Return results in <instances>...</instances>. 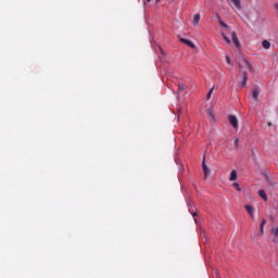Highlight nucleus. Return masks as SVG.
<instances>
[{
  "mask_svg": "<svg viewBox=\"0 0 278 278\" xmlns=\"http://www.w3.org/2000/svg\"><path fill=\"white\" fill-rule=\"evenodd\" d=\"M270 233H271V236L274 237V238H273V242H274L275 244H278V226L273 227V228L270 229Z\"/></svg>",
  "mask_w": 278,
  "mask_h": 278,
  "instance_id": "obj_1",
  "label": "nucleus"
},
{
  "mask_svg": "<svg viewBox=\"0 0 278 278\" xmlns=\"http://www.w3.org/2000/svg\"><path fill=\"white\" fill-rule=\"evenodd\" d=\"M228 121L235 129H238V117H236L235 115H229Z\"/></svg>",
  "mask_w": 278,
  "mask_h": 278,
  "instance_id": "obj_2",
  "label": "nucleus"
},
{
  "mask_svg": "<svg viewBox=\"0 0 278 278\" xmlns=\"http://www.w3.org/2000/svg\"><path fill=\"white\" fill-rule=\"evenodd\" d=\"M202 168H203L205 179H207L210 175V167H207V164H205V156L203 157V161H202Z\"/></svg>",
  "mask_w": 278,
  "mask_h": 278,
  "instance_id": "obj_3",
  "label": "nucleus"
},
{
  "mask_svg": "<svg viewBox=\"0 0 278 278\" xmlns=\"http://www.w3.org/2000/svg\"><path fill=\"white\" fill-rule=\"evenodd\" d=\"M231 38L237 49H240V40H238V35L236 34V31L231 33Z\"/></svg>",
  "mask_w": 278,
  "mask_h": 278,
  "instance_id": "obj_4",
  "label": "nucleus"
},
{
  "mask_svg": "<svg viewBox=\"0 0 278 278\" xmlns=\"http://www.w3.org/2000/svg\"><path fill=\"white\" fill-rule=\"evenodd\" d=\"M247 81H249V77L247 76V72H242V83L240 85V88H244V86H247Z\"/></svg>",
  "mask_w": 278,
  "mask_h": 278,
  "instance_id": "obj_5",
  "label": "nucleus"
},
{
  "mask_svg": "<svg viewBox=\"0 0 278 278\" xmlns=\"http://www.w3.org/2000/svg\"><path fill=\"white\" fill-rule=\"evenodd\" d=\"M244 208L247 210V212L251 216V218H253V216L255 214V208H253V206H251V205H245Z\"/></svg>",
  "mask_w": 278,
  "mask_h": 278,
  "instance_id": "obj_6",
  "label": "nucleus"
},
{
  "mask_svg": "<svg viewBox=\"0 0 278 278\" xmlns=\"http://www.w3.org/2000/svg\"><path fill=\"white\" fill-rule=\"evenodd\" d=\"M180 42H184V45H187L188 47H191V49H194V43L186 38H180Z\"/></svg>",
  "mask_w": 278,
  "mask_h": 278,
  "instance_id": "obj_7",
  "label": "nucleus"
},
{
  "mask_svg": "<svg viewBox=\"0 0 278 278\" xmlns=\"http://www.w3.org/2000/svg\"><path fill=\"white\" fill-rule=\"evenodd\" d=\"M200 21H201V14L198 13V14H195L193 16V25H194V27L199 26Z\"/></svg>",
  "mask_w": 278,
  "mask_h": 278,
  "instance_id": "obj_8",
  "label": "nucleus"
},
{
  "mask_svg": "<svg viewBox=\"0 0 278 278\" xmlns=\"http://www.w3.org/2000/svg\"><path fill=\"white\" fill-rule=\"evenodd\" d=\"M258 197H261V199H263V201H268V195H266V191H264V190L258 191Z\"/></svg>",
  "mask_w": 278,
  "mask_h": 278,
  "instance_id": "obj_9",
  "label": "nucleus"
},
{
  "mask_svg": "<svg viewBox=\"0 0 278 278\" xmlns=\"http://www.w3.org/2000/svg\"><path fill=\"white\" fill-rule=\"evenodd\" d=\"M258 97H260L258 89H253L252 90V99H254V101H257Z\"/></svg>",
  "mask_w": 278,
  "mask_h": 278,
  "instance_id": "obj_10",
  "label": "nucleus"
},
{
  "mask_svg": "<svg viewBox=\"0 0 278 278\" xmlns=\"http://www.w3.org/2000/svg\"><path fill=\"white\" fill-rule=\"evenodd\" d=\"M230 181H236L238 179V173H236V169H232L230 173Z\"/></svg>",
  "mask_w": 278,
  "mask_h": 278,
  "instance_id": "obj_11",
  "label": "nucleus"
},
{
  "mask_svg": "<svg viewBox=\"0 0 278 278\" xmlns=\"http://www.w3.org/2000/svg\"><path fill=\"white\" fill-rule=\"evenodd\" d=\"M262 47H263V49H270V41H268V40H263Z\"/></svg>",
  "mask_w": 278,
  "mask_h": 278,
  "instance_id": "obj_12",
  "label": "nucleus"
},
{
  "mask_svg": "<svg viewBox=\"0 0 278 278\" xmlns=\"http://www.w3.org/2000/svg\"><path fill=\"white\" fill-rule=\"evenodd\" d=\"M235 8H237L238 10H240V0H231Z\"/></svg>",
  "mask_w": 278,
  "mask_h": 278,
  "instance_id": "obj_13",
  "label": "nucleus"
},
{
  "mask_svg": "<svg viewBox=\"0 0 278 278\" xmlns=\"http://www.w3.org/2000/svg\"><path fill=\"white\" fill-rule=\"evenodd\" d=\"M232 186L236 188L237 192H241L240 185L238 182H233Z\"/></svg>",
  "mask_w": 278,
  "mask_h": 278,
  "instance_id": "obj_14",
  "label": "nucleus"
},
{
  "mask_svg": "<svg viewBox=\"0 0 278 278\" xmlns=\"http://www.w3.org/2000/svg\"><path fill=\"white\" fill-rule=\"evenodd\" d=\"M224 40L229 45L231 42V39H229V37H227V35L222 34Z\"/></svg>",
  "mask_w": 278,
  "mask_h": 278,
  "instance_id": "obj_15",
  "label": "nucleus"
},
{
  "mask_svg": "<svg viewBox=\"0 0 278 278\" xmlns=\"http://www.w3.org/2000/svg\"><path fill=\"white\" fill-rule=\"evenodd\" d=\"M244 64L249 68V71L253 70V66L251 65V63L249 61H244Z\"/></svg>",
  "mask_w": 278,
  "mask_h": 278,
  "instance_id": "obj_16",
  "label": "nucleus"
},
{
  "mask_svg": "<svg viewBox=\"0 0 278 278\" xmlns=\"http://www.w3.org/2000/svg\"><path fill=\"white\" fill-rule=\"evenodd\" d=\"M185 88H188V86L185 85H178V92L184 91Z\"/></svg>",
  "mask_w": 278,
  "mask_h": 278,
  "instance_id": "obj_17",
  "label": "nucleus"
},
{
  "mask_svg": "<svg viewBox=\"0 0 278 278\" xmlns=\"http://www.w3.org/2000/svg\"><path fill=\"white\" fill-rule=\"evenodd\" d=\"M212 92H214V87H212V88L210 89L206 99H211Z\"/></svg>",
  "mask_w": 278,
  "mask_h": 278,
  "instance_id": "obj_18",
  "label": "nucleus"
},
{
  "mask_svg": "<svg viewBox=\"0 0 278 278\" xmlns=\"http://www.w3.org/2000/svg\"><path fill=\"white\" fill-rule=\"evenodd\" d=\"M239 143H240V138L236 137L233 141L235 147H238Z\"/></svg>",
  "mask_w": 278,
  "mask_h": 278,
  "instance_id": "obj_19",
  "label": "nucleus"
},
{
  "mask_svg": "<svg viewBox=\"0 0 278 278\" xmlns=\"http://www.w3.org/2000/svg\"><path fill=\"white\" fill-rule=\"evenodd\" d=\"M267 220L265 218L262 219L260 227H266Z\"/></svg>",
  "mask_w": 278,
  "mask_h": 278,
  "instance_id": "obj_20",
  "label": "nucleus"
},
{
  "mask_svg": "<svg viewBox=\"0 0 278 278\" xmlns=\"http://www.w3.org/2000/svg\"><path fill=\"white\" fill-rule=\"evenodd\" d=\"M226 62L227 64H231V58H229V55L226 54Z\"/></svg>",
  "mask_w": 278,
  "mask_h": 278,
  "instance_id": "obj_21",
  "label": "nucleus"
},
{
  "mask_svg": "<svg viewBox=\"0 0 278 278\" xmlns=\"http://www.w3.org/2000/svg\"><path fill=\"white\" fill-rule=\"evenodd\" d=\"M220 27H227V24H225L223 21H219Z\"/></svg>",
  "mask_w": 278,
  "mask_h": 278,
  "instance_id": "obj_22",
  "label": "nucleus"
},
{
  "mask_svg": "<svg viewBox=\"0 0 278 278\" xmlns=\"http://www.w3.org/2000/svg\"><path fill=\"white\" fill-rule=\"evenodd\" d=\"M191 216H192L193 218H195V216H198V213H197V212H193V213H191Z\"/></svg>",
  "mask_w": 278,
  "mask_h": 278,
  "instance_id": "obj_23",
  "label": "nucleus"
},
{
  "mask_svg": "<svg viewBox=\"0 0 278 278\" xmlns=\"http://www.w3.org/2000/svg\"><path fill=\"white\" fill-rule=\"evenodd\" d=\"M261 229V236L264 235V227L260 226Z\"/></svg>",
  "mask_w": 278,
  "mask_h": 278,
  "instance_id": "obj_24",
  "label": "nucleus"
},
{
  "mask_svg": "<svg viewBox=\"0 0 278 278\" xmlns=\"http://www.w3.org/2000/svg\"><path fill=\"white\" fill-rule=\"evenodd\" d=\"M208 115L212 116V112L208 111Z\"/></svg>",
  "mask_w": 278,
  "mask_h": 278,
  "instance_id": "obj_25",
  "label": "nucleus"
},
{
  "mask_svg": "<svg viewBox=\"0 0 278 278\" xmlns=\"http://www.w3.org/2000/svg\"><path fill=\"white\" fill-rule=\"evenodd\" d=\"M148 3H151V0H147Z\"/></svg>",
  "mask_w": 278,
  "mask_h": 278,
  "instance_id": "obj_26",
  "label": "nucleus"
},
{
  "mask_svg": "<svg viewBox=\"0 0 278 278\" xmlns=\"http://www.w3.org/2000/svg\"><path fill=\"white\" fill-rule=\"evenodd\" d=\"M156 3H160V0H156Z\"/></svg>",
  "mask_w": 278,
  "mask_h": 278,
  "instance_id": "obj_27",
  "label": "nucleus"
}]
</instances>
